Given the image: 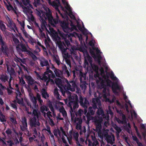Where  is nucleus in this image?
<instances>
[{
    "label": "nucleus",
    "instance_id": "nucleus-54",
    "mask_svg": "<svg viewBox=\"0 0 146 146\" xmlns=\"http://www.w3.org/2000/svg\"><path fill=\"white\" fill-rule=\"evenodd\" d=\"M97 58H98V61L99 63H101V60L102 58V57L101 55L100 54H98L97 55Z\"/></svg>",
    "mask_w": 146,
    "mask_h": 146
},
{
    "label": "nucleus",
    "instance_id": "nucleus-53",
    "mask_svg": "<svg viewBox=\"0 0 146 146\" xmlns=\"http://www.w3.org/2000/svg\"><path fill=\"white\" fill-rule=\"evenodd\" d=\"M5 132L8 135H11L12 133L11 129L9 128L6 130Z\"/></svg>",
    "mask_w": 146,
    "mask_h": 146
},
{
    "label": "nucleus",
    "instance_id": "nucleus-59",
    "mask_svg": "<svg viewBox=\"0 0 146 146\" xmlns=\"http://www.w3.org/2000/svg\"><path fill=\"white\" fill-rule=\"evenodd\" d=\"M47 129H45V130L46 131H47L48 132V133L49 134H51V131H50V127L49 126H47Z\"/></svg>",
    "mask_w": 146,
    "mask_h": 146
},
{
    "label": "nucleus",
    "instance_id": "nucleus-32",
    "mask_svg": "<svg viewBox=\"0 0 146 146\" xmlns=\"http://www.w3.org/2000/svg\"><path fill=\"white\" fill-rule=\"evenodd\" d=\"M82 27L84 29H83V30L82 31H81L82 33L83 34L85 35H88L89 33V31L86 29L85 28L83 24Z\"/></svg>",
    "mask_w": 146,
    "mask_h": 146
},
{
    "label": "nucleus",
    "instance_id": "nucleus-60",
    "mask_svg": "<svg viewBox=\"0 0 146 146\" xmlns=\"http://www.w3.org/2000/svg\"><path fill=\"white\" fill-rule=\"evenodd\" d=\"M115 129L119 133L121 131V129L118 126H117L116 127H115Z\"/></svg>",
    "mask_w": 146,
    "mask_h": 146
},
{
    "label": "nucleus",
    "instance_id": "nucleus-38",
    "mask_svg": "<svg viewBox=\"0 0 146 146\" xmlns=\"http://www.w3.org/2000/svg\"><path fill=\"white\" fill-rule=\"evenodd\" d=\"M110 76L111 78L113 80H116L117 79V78L114 76V74L113 73L110 74Z\"/></svg>",
    "mask_w": 146,
    "mask_h": 146
},
{
    "label": "nucleus",
    "instance_id": "nucleus-46",
    "mask_svg": "<svg viewBox=\"0 0 146 146\" xmlns=\"http://www.w3.org/2000/svg\"><path fill=\"white\" fill-rule=\"evenodd\" d=\"M76 26L77 28V27L80 31H81L83 30V29L81 25H80L78 22L77 23V25Z\"/></svg>",
    "mask_w": 146,
    "mask_h": 146
},
{
    "label": "nucleus",
    "instance_id": "nucleus-24",
    "mask_svg": "<svg viewBox=\"0 0 146 146\" xmlns=\"http://www.w3.org/2000/svg\"><path fill=\"white\" fill-rule=\"evenodd\" d=\"M34 24L36 27H37L38 28L39 32L41 36H45V34L44 33L42 32V30L41 29L38 23L36 22H35L34 23Z\"/></svg>",
    "mask_w": 146,
    "mask_h": 146
},
{
    "label": "nucleus",
    "instance_id": "nucleus-11",
    "mask_svg": "<svg viewBox=\"0 0 146 146\" xmlns=\"http://www.w3.org/2000/svg\"><path fill=\"white\" fill-rule=\"evenodd\" d=\"M24 77L26 79L27 82L29 85L32 86L35 83H37V82L35 81L30 75H25L24 76Z\"/></svg>",
    "mask_w": 146,
    "mask_h": 146
},
{
    "label": "nucleus",
    "instance_id": "nucleus-50",
    "mask_svg": "<svg viewBox=\"0 0 146 146\" xmlns=\"http://www.w3.org/2000/svg\"><path fill=\"white\" fill-rule=\"evenodd\" d=\"M29 142L30 143H32L33 142V141H37V140H35L34 138L33 137H30L29 138Z\"/></svg>",
    "mask_w": 146,
    "mask_h": 146
},
{
    "label": "nucleus",
    "instance_id": "nucleus-55",
    "mask_svg": "<svg viewBox=\"0 0 146 146\" xmlns=\"http://www.w3.org/2000/svg\"><path fill=\"white\" fill-rule=\"evenodd\" d=\"M132 138L133 140L136 142V143L138 142V141L139 140L135 135H132Z\"/></svg>",
    "mask_w": 146,
    "mask_h": 146
},
{
    "label": "nucleus",
    "instance_id": "nucleus-27",
    "mask_svg": "<svg viewBox=\"0 0 146 146\" xmlns=\"http://www.w3.org/2000/svg\"><path fill=\"white\" fill-rule=\"evenodd\" d=\"M46 22H45V21H42V23L40 26V28L42 30V32H43V31L44 30V29H46L47 30V28L46 26Z\"/></svg>",
    "mask_w": 146,
    "mask_h": 146
},
{
    "label": "nucleus",
    "instance_id": "nucleus-25",
    "mask_svg": "<svg viewBox=\"0 0 146 146\" xmlns=\"http://www.w3.org/2000/svg\"><path fill=\"white\" fill-rule=\"evenodd\" d=\"M56 85L59 87V86H62V81L60 79L56 78L54 80Z\"/></svg>",
    "mask_w": 146,
    "mask_h": 146
},
{
    "label": "nucleus",
    "instance_id": "nucleus-57",
    "mask_svg": "<svg viewBox=\"0 0 146 146\" xmlns=\"http://www.w3.org/2000/svg\"><path fill=\"white\" fill-rule=\"evenodd\" d=\"M66 64L69 66L71 67V62L69 59H66Z\"/></svg>",
    "mask_w": 146,
    "mask_h": 146
},
{
    "label": "nucleus",
    "instance_id": "nucleus-33",
    "mask_svg": "<svg viewBox=\"0 0 146 146\" xmlns=\"http://www.w3.org/2000/svg\"><path fill=\"white\" fill-rule=\"evenodd\" d=\"M92 69L94 71L96 72H97L98 70V66L94 64H92V65H90Z\"/></svg>",
    "mask_w": 146,
    "mask_h": 146
},
{
    "label": "nucleus",
    "instance_id": "nucleus-37",
    "mask_svg": "<svg viewBox=\"0 0 146 146\" xmlns=\"http://www.w3.org/2000/svg\"><path fill=\"white\" fill-rule=\"evenodd\" d=\"M22 119V125L26 124V125H27V120L26 118L25 117H23L21 118Z\"/></svg>",
    "mask_w": 146,
    "mask_h": 146
},
{
    "label": "nucleus",
    "instance_id": "nucleus-4",
    "mask_svg": "<svg viewBox=\"0 0 146 146\" xmlns=\"http://www.w3.org/2000/svg\"><path fill=\"white\" fill-rule=\"evenodd\" d=\"M30 96V100L32 103L33 105H31L30 103L28 102L27 104L28 106H29L30 108L32 109L36 108L38 106L37 100L39 102L40 104H42L43 103V100L41 99L40 95L39 93H37L36 97L34 96L33 94L31 95Z\"/></svg>",
    "mask_w": 146,
    "mask_h": 146
},
{
    "label": "nucleus",
    "instance_id": "nucleus-48",
    "mask_svg": "<svg viewBox=\"0 0 146 146\" xmlns=\"http://www.w3.org/2000/svg\"><path fill=\"white\" fill-rule=\"evenodd\" d=\"M62 68L63 71L64 72L68 70L67 67L65 64H62Z\"/></svg>",
    "mask_w": 146,
    "mask_h": 146
},
{
    "label": "nucleus",
    "instance_id": "nucleus-6",
    "mask_svg": "<svg viewBox=\"0 0 146 146\" xmlns=\"http://www.w3.org/2000/svg\"><path fill=\"white\" fill-rule=\"evenodd\" d=\"M0 45L1 47L0 51L3 52L4 54L5 55L7 54L9 49L6 43L3 40L2 36L0 34Z\"/></svg>",
    "mask_w": 146,
    "mask_h": 146
},
{
    "label": "nucleus",
    "instance_id": "nucleus-43",
    "mask_svg": "<svg viewBox=\"0 0 146 146\" xmlns=\"http://www.w3.org/2000/svg\"><path fill=\"white\" fill-rule=\"evenodd\" d=\"M107 113L108 114H110L111 116H112L113 115V113L110 108H109V110L107 111Z\"/></svg>",
    "mask_w": 146,
    "mask_h": 146
},
{
    "label": "nucleus",
    "instance_id": "nucleus-20",
    "mask_svg": "<svg viewBox=\"0 0 146 146\" xmlns=\"http://www.w3.org/2000/svg\"><path fill=\"white\" fill-rule=\"evenodd\" d=\"M93 109H94L93 107H90L88 109V113L87 112L85 115H86L87 117L93 115L94 113V111L93 110Z\"/></svg>",
    "mask_w": 146,
    "mask_h": 146
},
{
    "label": "nucleus",
    "instance_id": "nucleus-15",
    "mask_svg": "<svg viewBox=\"0 0 146 146\" xmlns=\"http://www.w3.org/2000/svg\"><path fill=\"white\" fill-rule=\"evenodd\" d=\"M9 78L8 76L6 74L0 75V80L2 82L5 83L8 81Z\"/></svg>",
    "mask_w": 146,
    "mask_h": 146
},
{
    "label": "nucleus",
    "instance_id": "nucleus-36",
    "mask_svg": "<svg viewBox=\"0 0 146 146\" xmlns=\"http://www.w3.org/2000/svg\"><path fill=\"white\" fill-rule=\"evenodd\" d=\"M33 114L34 117H35L36 116L37 118H38V115L37 110L35 109L33 110Z\"/></svg>",
    "mask_w": 146,
    "mask_h": 146
},
{
    "label": "nucleus",
    "instance_id": "nucleus-10",
    "mask_svg": "<svg viewBox=\"0 0 146 146\" xmlns=\"http://www.w3.org/2000/svg\"><path fill=\"white\" fill-rule=\"evenodd\" d=\"M45 74L47 76V80L46 81V85H47L50 82L51 84H54V80L52 79H50V78L54 79L55 78V76L52 71V72H49L47 74Z\"/></svg>",
    "mask_w": 146,
    "mask_h": 146
},
{
    "label": "nucleus",
    "instance_id": "nucleus-26",
    "mask_svg": "<svg viewBox=\"0 0 146 146\" xmlns=\"http://www.w3.org/2000/svg\"><path fill=\"white\" fill-rule=\"evenodd\" d=\"M92 140L93 141V144H96V145L95 146H99V144L96 137L95 136H92Z\"/></svg>",
    "mask_w": 146,
    "mask_h": 146
},
{
    "label": "nucleus",
    "instance_id": "nucleus-12",
    "mask_svg": "<svg viewBox=\"0 0 146 146\" xmlns=\"http://www.w3.org/2000/svg\"><path fill=\"white\" fill-rule=\"evenodd\" d=\"M103 121L102 117H99L94 120V123L96 126V129L100 130L102 128V123Z\"/></svg>",
    "mask_w": 146,
    "mask_h": 146
},
{
    "label": "nucleus",
    "instance_id": "nucleus-23",
    "mask_svg": "<svg viewBox=\"0 0 146 146\" xmlns=\"http://www.w3.org/2000/svg\"><path fill=\"white\" fill-rule=\"evenodd\" d=\"M7 71L8 73H10V75H13L15 73L14 69L13 68L11 67L10 70V67L8 65H6Z\"/></svg>",
    "mask_w": 146,
    "mask_h": 146
},
{
    "label": "nucleus",
    "instance_id": "nucleus-58",
    "mask_svg": "<svg viewBox=\"0 0 146 146\" xmlns=\"http://www.w3.org/2000/svg\"><path fill=\"white\" fill-rule=\"evenodd\" d=\"M64 118H66L67 117V113L66 110L61 113Z\"/></svg>",
    "mask_w": 146,
    "mask_h": 146
},
{
    "label": "nucleus",
    "instance_id": "nucleus-40",
    "mask_svg": "<svg viewBox=\"0 0 146 146\" xmlns=\"http://www.w3.org/2000/svg\"><path fill=\"white\" fill-rule=\"evenodd\" d=\"M70 25L71 27V29L72 30H73L74 29L76 30H77L76 26L74 25L72 21H71Z\"/></svg>",
    "mask_w": 146,
    "mask_h": 146
},
{
    "label": "nucleus",
    "instance_id": "nucleus-21",
    "mask_svg": "<svg viewBox=\"0 0 146 146\" xmlns=\"http://www.w3.org/2000/svg\"><path fill=\"white\" fill-rule=\"evenodd\" d=\"M55 75L58 77L61 78L62 76L63 72L62 71L58 69H56L54 71Z\"/></svg>",
    "mask_w": 146,
    "mask_h": 146
},
{
    "label": "nucleus",
    "instance_id": "nucleus-49",
    "mask_svg": "<svg viewBox=\"0 0 146 146\" xmlns=\"http://www.w3.org/2000/svg\"><path fill=\"white\" fill-rule=\"evenodd\" d=\"M106 83L107 85L109 86H111V84L112 83L111 81L109 79H108L106 81Z\"/></svg>",
    "mask_w": 146,
    "mask_h": 146
},
{
    "label": "nucleus",
    "instance_id": "nucleus-61",
    "mask_svg": "<svg viewBox=\"0 0 146 146\" xmlns=\"http://www.w3.org/2000/svg\"><path fill=\"white\" fill-rule=\"evenodd\" d=\"M54 94L55 96H56V95H59V94L58 91V90L57 88L55 89L54 91Z\"/></svg>",
    "mask_w": 146,
    "mask_h": 146
},
{
    "label": "nucleus",
    "instance_id": "nucleus-8",
    "mask_svg": "<svg viewBox=\"0 0 146 146\" xmlns=\"http://www.w3.org/2000/svg\"><path fill=\"white\" fill-rule=\"evenodd\" d=\"M79 103L80 105L84 108V114L86 115L87 111V109L89 103L87 99L85 98L84 102H83L84 98L81 96H80L79 98Z\"/></svg>",
    "mask_w": 146,
    "mask_h": 146
},
{
    "label": "nucleus",
    "instance_id": "nucleus-9",
    "mask_svg": "<svg viewBox=\"0 0 146 146\" xmlns=\"http://www.w3.org/2000/svg\"><path fill=\"white\" fill-rule=\"evenodd\" d=\"M103 136L105 140L108 143L113 145L115 141V137L113 135H109L107 133H104L103 134Z\"/></svg>",
    "mask_w": 146,
    "mask_h": 146
},
{
    "label": "nucleus",
    "instance_id": "nucleus-13",
    "mask_svg": "<svg viewBox=\"0 0 146 146\" xmlns=\"http://www.w3.org/2000/svg\"><path fill=\"white\" fill-rule=\"evenodd\" d=\"M16 48L19 52H25L27 49L25 44L22 42L20 43L19 45L16 46Z\"/></svg>",
    "mask_w": 146,
    "mask_h": 146
},
{
    "label": "nucleus",
    "instance_id": "nucleus-16",
    "mask_svg": "<svg viewBox=\"0 0 146 146\" xmlns=\"http://www.w3.org/2000/svg\"><path fill=\"white\" fill-rule=\"evenodd\" d=\"M111 88L113 92L115 94H117V90L120 89L117 83H113L112 85Z\"/></svg>",
    "mask_w": 146,
    "mask_h": 146
},
{
    "label": "nucleus",
    "instance_id": "nucleus-44",
    "mask_svg": "<svg viewBox=\"0 0 146 146\" xmlns=\"http://www.w3.org/2000/svg\"><path fill=\"white\" fill-rule=\"evenodd\" d=\"M22 32L25 37L26 38H28L29 35L27 33V32L25 30V29H23Z\"/></svg>",
    "mask_w": 146,
    "mask_h": 146
},
{
    "label": "nucleus",
    "instance_id": "nucleus-62",
    "mask_svg": "<svg viewBox=\"0 0 146 146\" xmlns=\"http://www.w3.org/2000/svg\"><path fill=\"white\" fill-rule=\"evenodd\" d=\"M58 128L57 129H55L53 131L54 135L55 136H57L58 135Z\"/></svg>",
    "mask_w": 146,
    "mask_h": 146
},
{
    "label": "nucleus",
    "instance_id": "nucleus-45",
    "mask_svg": "<svg viewBox=\"0 0 146 146\" xmlns=\"http://www.w3.org/2000/svg\"><path fill=\"white\" fill-rule=\"evenodd\" d=\"M34 4L36 7V5H38L40 4V0H34Z\"/></svg>",
    "mask_w": 146,
    "mask_h": 146
},
{
    "label": "nucleus",
    "instance_id": "nucleus-51",
    "mask_svg": "<svg viewBox=\"0 0 146 146\" xmlns=\"http://www.w3.org/2000/svg\"><path fill=\"white\" fill-rule=\"evenodd\" d=\"M46 106H43L40 107L41 111L42 113H44V111L45 110Z\"/></svg>",
    "mask_w": 146,
    "mask_h": 146
},
{
    "label": "nucleus",
    "instance_id": "nucleus-14",
    "mask_svg": "<svg viewBox=\"0 0 146 146\" xmlns=\"http://www.w3.org/2000/svg\"><path fill=\"white\" fill-rule=\"evenodd\" d=\"M30 124L31 127H36L37 126H39L40 123L37 122V119L36 117H33L31 118L30 120Z\"/></svg>",
    "mask_w": 146,
    "mask_h": 146
},
{
    "label": "nucleus",
    "instance_id": "nucleus-19",
    "mask_svg": "<svg viewBox=\"0 0 146 146\" xmlns=\"http://www.w3.org/2000/svg\"><path fill=\"white\" fill-rule=\"evenodd\" d=\"M71 87L72 86L70 84H68V87H67V89L68 90H66L65 89V90L64 92V94L66 93L68 95H70L71 94V93L68 90H70L71 91H74L75 90L74 88L72 89Z\"/></svg>",
    "mask_w": 146,
    "mask_h": 146
},
{
    "label": "nucleus",
    "instance_id": "nucleus-34",
    "mask_svg": "<svg viewBox=\"0 0 146 146\" xmlns=\"http://www.w3.org/2000/svg\"><path fill=\"white\" fill-rule=\"evenodd\" d=\"M8 27L12 30L14 31H15V30L14 29V28L15 29H17V27H16V25L14 23H13V24H12V25H9V26H8Z\"/></svg>",
    "mask_w": 146,
    "mask_h": 146
},
{
    "label": "nucleus",
    "instance_id": "nucleus-29",
    "mask_svg": "<svg viewBox=\"0 0 146 146\" xmlns=\"http://www.w3.org/2000/svg\"><path fill=\"white\" fill-rule=\"evenodd\" d=\"M20 128L21 130L23 131H26L27 130V125H26V124L22 125L20 126Z\"/></svg>",
    "mask_w": 146,
    "mask_h": 146
},
{
    "label": "nucleus",
    "instance_id": "nucleus-42",
    "mask_svg": "<svg viewBox=\"0 0 146 146\" xmlns=\"http://www.w3.org/2000/svg\"><path fill=\"white\" fill-rule=\"evenodd\" d=\"M5 116L3 115L2 116V117L0 118V121L3 122V123L5 124L6 123V120L5 118Z\"/></svg>",
    "mask_w": 146,
    "mask_h": 146
},
{
    "label": "nucleus",
    "instance_id": "nucleus-28",
    "mask_svg": "<svg viewBox=\"0 0 146 146\" xmlns=\"http://www.w3.org/2000/svg\"><path fill=\"white\" fill-rule=\"evenodd\" d=\"M13 40L15 45H16V46H17L21 43L20 42L19 39L15 37H13Z\"/></svg>",
    "mask_w": 146,
    "mask_h": 146
},
{
    "label": "nucleus",
    "instance_id": "nucleus-31",
    "mask_svg": "<svg viewBox=\"0 0 146 146\" xmlns=\"http://www.w3.org/2000/svg\"><path fill=\"white\" fill-rule=\"evenodd\" d=\"M7 9L9 11L12 10L15 13H17L16 11L14 9V8L12 6V5L11 4H9V5H7Z\"/></svg>",
    "mask_w": 146,
    "mask_h": 146
},
{
    "label": "nucleus",
    "instance_id": "nucleus-2",
    "mask_svg": "<svg viewBox=\"0 0 146 146\" xmlns=\"http://www.w3.org/2000/svg\"><path fill=\"white\" fill-rule=\"evenodd\" d=\"M48 11H46V12L45 15L46 17H45V19H47L49 23L53 27L56 26L55 25L58 24L59 22H60V25L62 27L64 31H66V30L67 31L69 29L68 26V23H66L64 21H61L60 22L59 19V17L57 13H56V18L54 19L52 14V12L50 10L49 8H48Z\"/></svg>",
    "mask_w": 146,
    "mask_h": 146
},
{
    "label": "nucleus",
    "instance_id": "nucleus-18",
    "mask_svg": "<svg viewBox=\"0 0 146 146\" xmlns=\"http://www.w3.org/2000/svg\"><path fill=\"white\" fill-rule=\"evenodd\" d=\"M41 94L42 97L45 99H47L49 97V95L46 92V90L44 88H43L41 91Z\"/></svg>",
    "mask_w": 146,
    "mask_h": 146
},
{
    "label": "nucleus",
    "instance_id": "nucleus-39",
    "mask_svg": "<svg viewBox=\"0 0 146 146\" xmlns=\"http://www.w3.org/2000/svg\"><path fill=\"white\" fill-rule=\"evenodd\" d=\"M88 60L89 62L90 65H92V57L90 56L88 54L87 56Z\"/></svg>",
    "mask_w": 146,
    "mask_h": 146
},
{
    "label": "nucleus",
    "instance_id": "nucleus-5",
    "mask_svg": "<svg viewBox=\"0 0 146 146\" xmlns=\"http://www.w3.org/2000/svg\"><path fill=\"white\" fill-rule=\"evenodd\" d=\"M78 102V96L76 95L75 100H71L68 103V106L70 108V111L72 118V112H73L74 111L75 109L79 107Z\"/></svg>",
    "mask_w": 146,
    "mask_h": 146
},
{
    "label": "nucleus",
    "instance_id": "nucleus-17",
    "mask_svg": "<svg viewBox=\"0 0 146 146\" xmlns=\"http://www.w3.org/2000/svg\"><path fill=\"white\" fill-rule=\"evenodd\" d=\"M86 73H83L82 72H80V79L81 83H82L84 82H85L84 80H86Z\"/></svg>",
    "mask_w": 146,
    "mask_h": 146
},
{
    "label": "nucleus",
    "instance_id": "nucleus-41",
    "mask_svg": "<svg viewBox=\"0 0 146 146\" xmlns=\"http://www.w3.org/2000/svg\"><path fill=\"white\" fill-rule=\"evenodd\" d=\"M24 5L27 6L29 3V0H21Z\"/></svg>",
    "mask_w": 146,
    "mask_h": 146
},
{
    "label": "nucleus",
    "instance_id": "nucleus-64",
    "mask_svg": "<svg viewBox=\"0 0 146 146\" xmlns=\"http://www.w3.org/2000/svg\"><path fill=\"white\" fill-rule=\"evenodd\" d=\"M51 113V112L50 111H48L46 113L47 117L50 119V117H52Z\"/></svg>",
    "mask_w": 146,
    "mask_h": 146
},
{
    "label": "nucleus",
    "instance_id": "nucleus-56",
    "mask_svg": "<svg viewBox=\"0 0 146 146\" xmlns=\"http://www.w3.org/2000/svg\"><path fill=\"white\" fill-rule=\"evenodd\" d=\"M31 57L33 60H36L37 59V58L36 56L33 53L30 56Z\"/></svg>",
    "mask_w": 146,
    "mask_h": 146
},
{
    "label": "nucleus",
    "instance_id": "nucleus-7",
    "mask_svg": "<svg viewBox=\"0 0 146 146\" xmlns=\"http://www.w3.org/2000/svg\"><path fill=\"white\" fill-rule=\"evenodd\" d=\"M40 64L42 67L44 66H46V70L44 72L45 74H47L49 72H52V71L50 70V65L48 60L45 58H43L40 60Z\"/></svg>",
    "mask_w": 146,
    "mask_h": 146
},
{
    "label": "nucleus",
    "instance_id": "nucleus-63",
    "mask_svg": "<svg viewBox=\"0 0 146 146\" xmlns=\"http://www.w3.org/2000/svg\"><path fill=\"white\" fill-rule=\"evenodd\" d=\"M78 134L77 133H76L74 135V137L76 140V141H77V140H78Z\"/></svg>",
    "mask_w": 146,
    "mask_h": 146
},
{
    "label": "nucleus",
    "instance_id": "nucleus-52",
    "mask_svg": "<svg viewBox=\"0 0 146 146\" xmlns=\"http://www.w3.org/2000/svg\"><path fill=\"white\" fill-rule=\"evenodd\" d=\"M54 60L58 65H59L60 64V62L58 58L55 57L54 58Z\"/></svg>",
    "mask_w": 146,
    "mask_h": 146
},
{
    "label": "nucleus",
    "instance_id": "nucleus-30",
    "mask_svg": "<svg viewBox=\"0 0 146 146\" xmlns=\"http://www.w3.org/2000/svg\"><path fill=\"white\" fill-rule=\"evenodd\" d=\"M107 89L106 86L104 87L102 90L103 96L104 98L107 97V93L106 92Z\"/></svg>",
    "mask_w": 146,
    "mask_h": 146
},
{
    "label": "nucleus",
    "instance_id": "nucleus-47",
    "mask_svg": "<svg viewBox=\"0 0 146 146\" xmlns=\"http://www.w3.org/2000/svg\"><path fill=\"white\" fill-rule=\"evenodd\" d=\"M0 28L3 31H5L6 29V27L4 24L1 25L0 26Z\"/></svg>",
    "mask_w": 146,
    "mask_h": 146
},
{
    "label": "nucleus",
    "instance_id": "nucleus-35",
    "mask_svg": "<svg viewBox=\"0 0 146 146\" xmlns=\"http://www.w3.org/2000/svg\"><path fill=\"white\" fill-rule=\"evenodd\" d=\"M84 114V110L83 111L81 109H79L76 113V115H78L79 116H81L83 113Z\"/></svg>",
    "mask_w": 146,
    "mask_h": 146
},
{
    "label": "nucleus",
    "instance_id": "nucleus-22",
    "mask_svg": "<svg viewBox=\"0 0 146 146\" xmlns=\"http://www.w3.org/2000/svg\"><path fill=\"white\" fill-rule=\"evenodd\" d=\"M36 75L37 77L39 78L41 80L43 81H44L46 82L47 80V76L45 74L44 72V73L42 77L40 74H39L38 73L36 72Z\"/></svg>",
    "mask_w": 146,
    "mask_h": 146
},
{
    "label": "nucleus",
    "instance_id": "nucleus-1",
    "mask_svg": "<svg viewBox=\"0 0 146 146\" xmlns=\"http://www.w3.org/2000/svg\"><path fill=\"white\" fill-rule=\"evenodd\" d=\"M60 35V36L64 39V41L62 42L60 40V37L58 35L55 36L54 39L56 41H57V44L61 50L63 52H65L66 50L68 49L67 47H71L72 46L70 45V42H72L71 36H74V35L71 33H70L69 35L61 33Z\"/></svg>",
    "mask_w": 146,
    "mask_h": 146
},
{
    "label": "nucleus",
    "instance_id": "nucleus-3",
    "mask_svg": "<svg viewBox=\"0 0 146 146\" xmlns=\"http://www.w3.org/2000/svg\"><path fill=\"white\" fill-rule=\"evenodd\" d=\"M92 106L94 110L98 109L97 114L98 115L104 117L105 115L104 111L101 107V103L100 100L98 98H93L92 99Z\"/></svg>",
    "mask_w": 146,
    "mask_h": 146
}]
</instances>
